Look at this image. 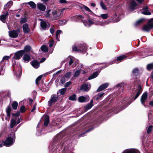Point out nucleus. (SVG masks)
Segmentation results:
<instances>
[{
  "label": "nucleus",
  "instance_id": "1",
  "mask_svg": "<svg viewBox=\"0 0 153 153\" xmlns=\"http://www.w3.org/2000/svg\"><path fill=\"white\" fill-rule=\"evenodd\" d=\"M61 137L60 134L57 135L54 138L53 143L49 146L50 150H53V149L60 148L62 150L61 153H67L69 150L71 149V144L69 140L63 141L60 143Z\"/></svg>",
  "mask_w": 153,
  "mask_h": 153
},
{
  "label": "nucleus",
  "instance_id": "2",
  "mask_svg": "<svg viewBox=\"0 0 153 153\" xmlns=\"http://www.w3.org/2000/svg\"><path fill=\"white\" fill-rule=\"evenodd\" d=\"M15 133L12 132L8 135L5 140L3 141L4 145L6 147H10L13 145L15 142Z\"/></svg>",
  "mask_w": 153,
  "mask_h": 153
},
{
  "label": "nucleus",
  "instance_id": "3",
  "mask_svg": "<svg viewBox=\"0 0 153 153\" xmlns=\"http://www.w3.org/2000/svg\"><path fill=\"white\" fill-rule=\"evenodd\" d=\"M62 10L60 9L53 10L52 11L51 14V20L52 21L53 20H57L60 18L61 16V14Z\"/></svg>",
  "mask_w": 153,
  "mask_h": 153
},
{
  "label": "nucleus",
  "instance_id": "4",
  "mask_svg": "<svg viewBox=\"0 0 153 153\" xmlns=\"http://www.w3.org/2000/svg\"><path fill=\"white\" fill-rule=\"evenodd\" d=\"M10 57V56H4L2 60L0 62V75H3L4 73L3 67L5 64L4 60H8Z\"/></svg>",
  "mask_w": 153,
  "mask_h": 153
},
{
  "label": "nucleus",
  "instance_id": "5",
  "mask_svg": "<svg viewBox=\"0 0 153 153\" xmlns=\"http://www.w3.org/2000/svg\"><path fill=\"white\" fill-rule=\"evenodd\" d=\"M127 57V56L125 55H123L119 56L117 57V60H114L113 62H111L107 63L105 65L103 68H106L109 65H112L114 63H119L118 62L119 61L121 62L123 60L126 59Z\"/></svg>",
  "mask_w": 153,
  "mask_h": 153
},
{
  "label": "nucleus",
  "instance_id": "6",
  "mask_svg": "<svg viewBox=\"0 0 153 153\" xmlns=\"http://www.w3.org/2000/svg\"><path fill=\"white\" fill-rule=\"evenodd\" d=\"M152 28H153V18H152L148 22L147 25L144 26L142 30L146 32H149Z\"/></svg>",
  "mask_w": 153,
  "mask_h": 153
},
{
  "label": "nucleus",
  "instance_id": "7",
  "mask_svg": "<svg viewBox=\"0 0 153 153\" xmlns=\"http://www.w3.org/2000/svg\"><path fill=\"white\" fill-rule=\"evenodd\" d=\"M13 71L16 74V76L18 77L21 75L22 71L21 66L19 65H13Z\"/></svg>",
  "mask_w": 153,
  "mask_h": 153
},
{
  "label": "nucleus",
  "instance_id": "8",
  "mask_svg": "<svg viewBox=\"0 0 153 153\" xmlns=\"http://www.w3.org/2000/svg\"><path fill=\"white\" fill-rule=\"evenodd\" d=\"M127 5L129 9L133 10L138 8V5L135 1H128L127 3Z\"/></svg>",
  "mask_w": 153,
  "mask_h": 153
},
{
  "label": "nucleus",
  "instance_id": "9",
  "mask_svg": "<svg viewBox=\"0 0 153 153\" xmlns=\"http://www.w3.org/2000/svg\"><path fill=\"white\" fill-rule=\"evenodd\" d=\"M25 53L23 50L15 52L14 53V56L12 58V60L15 59L16 60L19 59Z\"/></svg>",
  "mask_w": 153,
  "mask_h": 153
},
{
  "label": "nucleus",
  "instance_id": "10",
  "mask_svg": "<svg viewBox=\"0 0 153 153\" xmlns=\"http://www.w3.org/2000/svg\"><path fill=\"white\" fill-rule=\"evenodd\" d=\"M142 92V87L140 85H138L137 89L133 93L134 100L136 99Z\"/></svg>",
  "mask_w": 153,
  "mask_h": 153
},
{
  "label": "nucleus",
  "instance_id": "11",
  "mask_svg": "<svg viewBox=\"0 0 153 153\" xmlns=\"http://www.w3.org/2000/svg\"><path fill=\"white\" fill-rule=\"evenodd\" d=\"M58 99V96L56 94H53L51 95V98L48 102L49 105L51 106L54 104Z\"/></svg>",
  "mask_w": 153,
  "mask_h": 153
},
{
  "label": "nucleus",
  "instance_id": "12",
  "mask_svg": "<svg viewBox=\"0 0 153 153\" xmlns=\"http://www.w3.org/2000/svg\"><path fill=\"white\" fill-rule=\"evenodd\" d=\"M50 26V25L48 23L42 20L40 22V29L41 30H46L48 29Z\"/></svg>",
  "mask_w": 153,
  "mask_h": 153
},
{
  "label": "nucleus",
  "instance_id": "13",
  "mask_svg": "<svg viewBox=\"0 0 153 153\" xmlns=\"http://www.w3.org/2000/svg\"><path fill=\"white\" fill-rule=\"evenodd\" d=\"M94 18L92 19H88L87 20L83 19L82 22L84 25L87 27H89L94 24Z\"/></svg>",
  "mask_w": 153,
  "mask_h": 153
},
{
  "label": "nucleus",
  "instance_id": "14",
  "mask_svg": "<svg viewBox=\"0 0 153 153\" xmlns=\"http://www.w3.org/2000/svg\"><path fill=\"white\" fill-rule=\"evenodd\" d=\"M148 92H145L142 95L140 98V102L144 106H146L145 102L147 99Z\"/></svg>",
  "mask_w": 153,
  "mask_h": 153
},
{
  "label": "nucleus",
  "instance_id": "15",
  "mask_svg": "<svg viewBox=\"0 0 153 153\" xmlns=\"http://www.w3.org/2000/svg\"><path fill=\"white\" fill-rule=\"evenodd\" d=\"M78 50L79 52L84 53L86 51L87 47L85 44H80L78 45Z\"/></svg>",
  "mask_w": 153,
  "mask_h": 153
},
{
  "label": "nucleus",
  "instance_id": "16",
  "mask_svg": "<svg viewBox=\"0 0 153 153\" xmlns=\"http://www.w3.org/2000/svg\"><path fill=\"white\" fill-rule=\"evenodd\" d=\"M91 88V84L89 83L84 84L80 87V89L84 91H88Z\"/></svg>",
  "mask_w": 153,
  "mask_h": 153
},
{
  "label": "nucleus",
  "instance_id": "17",
  "mask_svg": "<svg viewBox=\"0 0 153 153\" xmlns=\"http://www.w3.org/2000/svg\"><path fill=\"white\" fill-rule=\"evenodd\" d=\"M109 23V22L108 21L103 22L100 21L99 20H96L94 18V24L97 25L104 26L105 25L108 24Z\"/></svg>",
  "mask_w": 153,
  "mask_h": 153
},
{
  "label": "nucleus",
  "instance_id": "18",
  "mask_svg": "<svg viewBox=\"0 0 153 153\" xmlns=\"http://www.w3.org/2000/svg\"><path fill=\"white\" fill-rule=\"evenodd\" d=\"M19 32V30L18 31L13 30L11 31H9V36L10 37L12 38H16L18 36Z\"/></svg>",
  "mask_w": 153,
  "mask_h": 153
},
{
  "label": "nucleus",
  "instance_id": "19",
  "mask_svg": "<svg viewBox=\"0 0 153 153\" xmlns=\"http://www.w3.org/2000/svg\"><path fill=\"white\" fill-rule=\"evenodd\" d=\"M71 19L72 20L75 21H81L83 22V20L84 19V17L81 15H76L72 17Z\"/></svg>",
  "mask_w": 153,
  "mask_h": 153
},
{
  "label": "nucleus",
  "instance_id": "20",
  "mask_svg": "<svg viewBox=\"0 0 153 153\" xmlns=\"http://www.w3.org/2000/svg\"><path fill=\"white\" fill-rule=\"evenodd\" d=\"M122 153H140V152L136 149H130L125 150Z\"/></svg>",
  "mask_w": 153,
  "mask_h": 153
},
{
  "label": "nucleus",
  "instance_id": "21",
  "mask_svg": "<svg viewBox=\"0 0 153 153\" xmlns=\"http://www.w3.org/2000/svg\"><path fill=\"white\" fill-rule=\"evenodd\" d=\"M11 109L9 106H8L6 109V112L7 115L5 117V120L9 121L10 119L11 116L10 112Z\"/></svg>",
  "mask_w": 153,
  "mask_h": 153
},
{
  "label": "nucleus",
  "instance_id": "22",
  "mask_svg": "<svg viewBox=\"0 0 153 153\" xmlns=\"http://www.w3.org/2000/svg\"><path fill=\"white\" fill-rule=\"evenodd\" d=\"M108 83H106L100 86L97 90V92H99L106 88L108 85Z\"/></svg>",
  "mask_w": 153,
  "mask_h": 153
},
{
  "label": "nucleus",
  "instance_id": "23",
  "mask_svg": "<svg viewBox=\"0 0 153 153\" xmlns=\"http://www.w3.org/2000/svg\"><path fill=\"white\" fill-rule=\"evenodd\" d=\"M141 13L142 14L146 15H150L151 13L149 11L148 7L146 6L143 9Z\"/></svg>",
  "mask_w": 153,
  "mask_h": 153
},
{
  "label": "nucleus",
  "instance_id": "24",
  "mask_svg": "<svg viewBox=\"0 0 153 153\" xmlns=\"http://www.w3.org/2000/svg\"><path fill=\"white\" fill-rule=\"evenodd\" d=\"M89 99V96H87L86 97L84 96H81L79 97L78 100L79 101L81 102H86L88 101Z\"/></svg>",
  "mask_w": 153,
  "mask_h": 153
},
{
  "label": "nucleus",
  "instance_id": "25",
  "mask_svg": "<svg viewBox=\"0 0 153 153\" xmlns=\"http://www.w3.org/2000/svg\"><path fill=\"white\" fill-rule=\"evenodd\" d=\"M23 31L24 33H27L30 32V29L27 23H25L22 26Z\"/></svg>",
  "mask_w": 153,
  "mask_h": 153
},
{
  "label": "nucleus",
  "instance_id": "26",
  "mask_svg": "<svg viewBox=\"0 0 153 153\" xmlns=\"http://www.w3.org/2000/svg\"><path fill=\"white\" fill-rule=\"evenodd\" d=\"M31 64L35 68H37L39 67V62L36 60L32 61Z\"/></svg>",
  "mask_w": 153,
  "mask_h": 153
},
{
  "label": "nucleus",
  "instance_id": "27",
  "mask_svg": "<svg viewBox=\"0 0 153 153\" xmlns=\"http://www.w3.org/2000/svg\"><path fill=\"white\" fill-rule=\"evenodd\" d=\"M37 8L41 11H44L46 9L45 6L41 3H38L37 4Z\"/></svg>",
  "mask_w": 153,
  "mask_h": 153
},
{
  "label": "nucleus",
  "instance_id": "28",
  "mask_svg": "<svg viewBox=\"0 0 153 153\" xmlns=\"http://www.w3.org/2000/svg\"><path fill=\"white\" fill-rule=\"evenodd\" d=\"M8 14V12H7L5 14L0 16V20L3 23H5L6 19Z\"/></svg>",
  "mask_w": 153,
  "mask_h": 153
},
{
  "label": "nucleus",
  "instance_id": "29",
  "mask_svg": "<svg viewBox=\"0 0 153 153\" xmlns=\"http://www.w3.org/2000/svg\"><path fill=\"white\" fill-rule=\"evenodd\" d=\"M23 59L25 62H28L30 60L31 57L30 55L27 54H25L23 57Z\"/></svg>",
  "mask_w": 153,
  "mask_h": 153
},
{
  "label": "nucleus",
  "instance_id": "30",
  "mask_svg": "<svg viewBox=\"0 0 153 153\" xmlns=\"http://www.w3.org/2000/svg\"><path fill=\"white\" fill-rule=\"evenodd\" d=\"M108 1H105V2L104 3L103 1H101L100 2V6L104 10H106L107 7H106V5L108 4Z\"/></svg>",
  "mask_w": 153,
  "mask_h": 153
},
{
  "label": "nucleus",
  "instance_id": "31",
  "mask_svg": "<svg viewBox=\"0 0 153 153\" xmlns=\"http://www.w3.org/2000/svg\"><path fill=\"white\" fill-rule=\"evenodd\" d=\"M13 4L12 1H9L8 3L4 5V9L5 10L6 9H9L12 6Z\"/></svg>",
  "mask_w": 153,
  "mask_h": 153
},
{
  "label": "nucleus",
  "instance_id": "32",
  "mask_svg": "<svg viewBox=\"0 0 153 153\" xmlns=\"http://www.w3.org/2000/svg\"><path fill=\"white\" fill-rule=\"evenodd\" d=\"M49 122V117L48 115L45 116L44 120V125L45 126H47L48 125Z\"/></svg>",
  "mask_w": 153,
  "mask_h": 153
},
{
  "label": "nucleus",
  "instance_id": "33",
  "mask_svg": "<svg viewBox=\"0 0 153 153\" xmlns=\"http://www.w3.org/2000/svg\"><path fill=\"white\" fill-rule=\"evenodd\" d=\"M146 21L145 19L144 18H141L137 21L135 23V25L137 26L139 25L144 22Z\"/></svg>",
  "mask_w": 153,
  "mask_h": 153
},
{
  "label": "nucleus",
  "instance_id": "34",
  "mask_svg": "<svg viewBox=\"0 0 153 153\" xmlns=\"http://www.w3.org/2000/svg\"><path fill=\"white\" fill-rule=\"evenodd\" d=\"M98 74L99 73L97 71H96L93 73L91 76L88 78V79L90 80L96 77L98 75Z\"/></svg>",
  "mask_w": 153,
  "mask_h": 153
},
{
  "label": "nucleus",
  "instance_id": "35",
  "mask_svg": "<svg viewBox=\"0 0 153 153\" xmlns=\"http://www.w3.org/2000/svg\"><path fill=\"white\" fill-rule=\"evenodd\" d=\"M82 8L87 11L90 14L92 15L93 14V12L88 8L87 7L83 5Z\"/></svg>",
  "mask_w": 153,
  "mask_h": 153
},
{
  "label": "nucleus",
  "instance_id": "36",
  "mask_svg": "<svg viewBox=\"0 0 153 153\" xmlns=\"http://www.w3.org/2000/svg\"><path fill=\"white\" fill-rule=\"evenodd\" d=\"M121 103H122V105L123 106V107L125 106V107L127 106L131 103L129 102L126 101V99H124Z\"/></svg>",
  "mask_w": 153,
  "mask_h": 153
},
{
  "label": "nucleus",
  "instance_id": "37",
  "mask_svg": "<svg viewBox=\"0 0 153 153\" xmlns=\"http://www.w3.org/2000/svg\"><path fill=\"white\" fill-rule=\"evenodd\" d=\"M93 100H92L90 103L88 104L85 106V108L86 109H88L91 108L93 106Z\"/></svg>",
  "mask_w": 153,
  "mask_h": 153
},
{
  "label": "nucleus",
  "instance_id": "38",
  "mask_svg": "<svg viewBox=\"0 0 153 153\" xmlns=\"http://www.w3.org/2000/svg\"><path fill=\"white\" fill-rule=\"evenodd\" d=\"M41 50L44 52H46L48 51V48L45 45H43L40 48Z\"/></svg>",
  "mask_w": 153,
  "mask_h": 153
},
{
  "label": "nucleus",
  "instance_id": "39",
  "mask_svg": "<svg viewBox=\"0 0 153 153\" xmlns=\"http://www.w3.org/2000/svg\"><path fill=\"white\" fill-rule=\"evenodd\" d=\"M16 123V122L14 119H12L11 120V123L10 124V127L11 128H13L15 126V124Z\"/></svg>",
  "mask_w": 153,
  "mask_h": 153
},
{
  "label": "nucleus",
  "instance_id": "40",
  "mask_svg": "<svg viewBox=\"0 0 153 153\" xmlns=\"http://www.w3.org/2000/svg\"><path fill=\"white\" fill-rule=\"evenodd\" d=\"M18 105V103L16 101L13 102L12 104V108L14 110H16L17 109Z\"/></svg>",
  "mask_w": 153,
  "mask_h": 153
},
{
  "label": "nucleus",
  "instance_id": "41",
  "mask_svg": "<svg viewBox=\"0 0 153 153\" xmlns=\"http://www.w3.org/2000/svg\"><path fill=\"white\" fill-rule=\"evenodd\" d=\"M31 49V47L29 45H26L24 48V52H28Z\"/></svg>",
  "mask_w": 153,
  "mask_h": 153
},
{
  "label": "nucleus",
  "instance_id": "42",
  "mask_svg": "<svg viewBox=\"0 0 153 153\" xmlns=\"http://www.w3.org/2000/svg\"><path fill=\"white\" fill-rule=\"evenodd\" d=\"M138 73V70L137 68H134L132 70V74L133 76H136Z\"/></svg>",
  "mask_w": 153,
  "mask_h": 153
},
{
  "label": "nucleus",
  "instance_id": "43",
  "mask_svg": "<svg viewBox=\"0 0 153 153\" xmlns=\"http://www.w3.org/2000/svg\"><path fill=\"white\" fill-rule=\"evenodd\" d=\"M82 71V69H79V68L75 72L74 75V76L76 77H78Z\"/></svg>",
  "mask_w": 153,
  "mask_h": 153
},
{
  "label": "nucleus",
  "instance_id": "44",
  "mask_svg": "<svg viewBox=\"0 0 153 153\" xmlns=\"http://www.w3.org/2000/svg\"><path fill=\"white\" fill-rule=\"evenodd\" d=\"M51 10L50 9L47 10L46 11V13L45 16L46 17L48 18H51V15H50V13L51 12Z\"/></svg>",
  "mask_w": 153,
  "mask_h": 153
},
{
  "label": "nucleus",
  "instance_id": "45",
  "mask_svg": "<svg viewBox=\"0 0 153 153\" xmlns=\"http://www.w3.org/2000/svg\"><path fill=\"white\" fill-rule=\"evenodd\" d=\"M94 128L92 127V128H91L89 129H88L87 130V131L85 132H84L82 133V134H79V137H82V136H84L83 135V134H85L86 133L89 132L93 130L94 129Z\"/></svg>",
  "mask_w": 153,
  "mask_h": 153
},
{
  "label": "nucleus",
  "instance_id": "46",
  "mask_svg": "<svg viewBox=\"0 0 153 153\" xmlns=\"http://www.w3.org/2000/svg\"><path fill=\"white\" fill-rule=\"evenodd\" d=\"M28 4L30 6V7L33 8H35L36 7V4L33 1H30L28 3Z\"/></svg>",
  "mask_w": 153,
  "mask_h": 153
},
{
  "label": "nucleus",
  "instance_id": "47",
  "mask_svg": "<svg viewBox=\"0 0 153 153\" xmlns=\"http://www.w3.org/2000/svg\"><path fill=\"white\" fill-rule=\"evenodd\" d=\"M99 17H101L103 19H106L108 17V14H101Z\"/></svg>",
  "mask_w": 153,
  "mask_h": 153
},
{
  "label": "nucleus",
  "instance_id": "48",
  "mask_svg": "<svg viewBox=\"0 0 153 153\" xmlns=\"http://www.w3.org/2000/svg\"><path fill=\"white\" fill-rule=\"evenodd\" d=\"M43 76V75H42L39 76L36 79V84L37 85H39V81H40L41 79L42 78Z\"/></svg>",
  "mask_w": 153,
  "mask_h": 153
},
{
  "label": "nucleus",
  "instance_id": "49",
  "mask_svg": "<svg viewBox=\"0 0 153 153\" xmlns=\"http://www.w3.org/2000/svg\"><path fill=\"white\" fill-rule=\"evenodd\" d=\"M66 88H65L62 89H61L59 90V92L61 94L63 95L64 94L66 91Z\"/></svg>",
  "mask_w": 153,
  "mask_h": 153
},
{
  "label": "nucleus",
  "instance_id": "50",
  "mask_svg": "<svg viewBox=\"0 0 153 153\" xmlns=\"http://www.w3.org/2000/svg\"><path fill=\"white\" fill-rule=\"evenodd\" d=\"M69 99L72 101L76 100V95L74 94H73L69 97Z\"/></svg>",
  "mask_w": 153,
  "mask_h": 153
},
{
  "label": "nucleus",
  "instance_id": "51",
  "mask_svg": "<svg viewBox=\"0 0 153 153\" xmlns=\"http://www.w3.org/2000/svg\"><path fill=\"white\" fill-rule=\"evenodd\" d=\"M20 23L21 24H23L26 22H27V19L26 17L21 18Z\"/></svg>",
  "mask_w": 153,
  "mask_h": 153
},
{
  "label": "nucleus",
  "instance_id": "52",
  "mask_svg": "<svg viewBox=\"0 0 153 153\" xmlns=\"http://www.w3.org/2000/svg\"><path fill=\"white\" fill-rule=\"evenodd\" d=\"M153 126L151 125L149 126L147 129V133L148 134L149 133L152 131V128Z\"/></svg>",
  "mask_w": 153,
  "mask_h": 153
},
{
  "label": "nucleus",
  "instance_id": "53",
  "mask_svg": "<svg viewBox=\"0 0 153 153\" xmlns=\"http://www.w3.org/2000/svg\"><path fill=\"white\" fill-rule=\"evenodd\" d=\"M147 68L149 70L153 69V63L148 64L147 66Z\"/></svg>",
  "mask_w": 153,
  "mask_h": 153
},
{
  "label": "nucleus",
  "instance_id": "54",
  "mask_svg": "<svg viewBox=\"0 0 153 153\" xmlns=\"http://www.w3.org/2000/svg\"><path fill=\"white\" fill-rule=\"evenodd\" d=\"M72 50L73 51H74L79 52V50H78V45L77 46V47L75 45L73 46L72 48Z\"/></svg>",
  "mask_w": 153,
  "mask_h": 153
},
{
  "label": "nucleus",
  "instance_id": "55",
  "mask_svg": "<svg viewBox=\"0 0 153 153\" xmlns=\"http://www.w3.org/2000/svg\"><path fill=\"white\" fill-rule=\"evenodd\" d=\"M55 27L53 26L50 28V31L51 34H53L55 32Z\"/></svg>",
  "mask_w": 153,
  "mask_h": 153
},
{
  "label": "nucleus",
  "instance_id": "56",
  "mask_svg": "<svg viewBox=\"0 0 153 153\" xmlns=\"http://www.w3.org/2000/svg\"><path fill=\"white\" fill-rule=\"evenodd\" d=\"M71 75V73L70 72H68L66 73L65 75V78H69Z\"/></svg>",
  "mask_w": 153,
  "mask_h": 153
},
{
  "label": "nucleus",
  "instance_id": "57",
  "mask_svg": "<svg viewBox=\"0 0 153 153\" xmlns=\"http://www.w3.org/2000/svg\"><path fill=\"white\" fill-rule=\"evenodd\" d=\"M20 111L21 112H24L25 111V109L24 105H22L20 108Z\"/></svg>",
  "mask_w": 153,
  "mask_h": 153
},
{
  "label": "nucleus",
  "instance_id": "58",
  "mask_svg": "<svg viewBox=\"0 0 153 153\" xmlns=\"http://www.w3.org/2000/svg\"><path fill=\"white\" fill-rule=\"evenodd\" d=\"M122 87V85L121 83H118L114 87V88H117L118 89L121 88Z\"/></svg>",
  "mask_w": 153,
  "mask_h": 153
},
{
  "label": "nucleus",
  "instance_id": "59",
  "mask_svg": "<svg viewBox=\"0 0 153 153\" xmlns=\"http://www.w3.org/2000/svg\"><path fill=\"white\" fill-rule=\"evenodd\" d=\"M62 30H57L56 33V35H59L61 34H62Z\"/></svg>",
  "mask_w": 153,
  "mask_h": 153
},
{
  "label": "nucleus",
  "instance_id": "60",
  "mask_svg": "<svg viewBox=\"0 0 153 153\" xmlns=\"http://www.w3.org/2000/svg\"><path fill=\"white\" fill-rule=\"evenodd\" d=\"M66 81L65 77H63L60 80V82L62 84L65 82Z\"/></svg>",
  "mask_w": 153,
  "mask_h": 153
},
{
  "label": "nucleus",
  "instance_id": "61",
  "mask_svg": "<svg viewBox=\"0 0 153 153\" xmlns=\"http://www.w3.org/2000/svg\"><path fill=\"white\" fill-rule=\"evenodd\" d=\"M20 112L19 111H18L16 113H12V115L13 116H18L20 114Z\"/></svg>",
  "mask_w": 153,
  "mask_h": 153
},
{
  "label": "nucleus",
  "instance_id": "62",
  "mask_svg": "<svg viewBox=\"0 0 153 153\" xmlns=\"http://www.w3.org/2000/svg\"><path fill=\"white\" fill-rule=\"evenodd\" d=\"M53 41H50L49 42V46L50 48L52 47L53 45Z\"/></svg>",
  "mask_w": 153,
  "mask_h": 153
},
{
  "label": "nucleus",
  "instance_id": "63",
  "mask_svg": "<svg viewBox=\"0 0 153 153\" xmlns=\"http://www.w3.org/2000/svg\"><path fill=\"white\" fill-rule=\"evenodd\" d=\"M71 82H70V81L66 83V84L65 85V86L66 87H68L69 86L71 85Z\"/></svg>",
  "mask_w": 153,
  "mask_h": 153
},
{
  "label": "nucleus",
  "instance_id": "64",
  "mask_svg": "<svg viewBox=\"0 0 153 153\" xmlns=\"http://www.w3.org/2000/svg\"><path fill=\"white\" fill-rule=\"evenodd\" d=\"M3 146H4V145L3 141L0 140V148L2 147Z\"/></svg>",
  "mask_w": 153,
  "mask_h": 153
}]
</instances>
